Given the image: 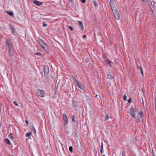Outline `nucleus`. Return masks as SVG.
<instances>
[{
  "instance_id": "obj_1",
  "label": "nucleus",
  "mask_w": 156,
  "mask_h": 156,
  "mask_svg": "<svg viewBox=\"0 0 156 156\" xmlns=\"http://www.w3.org/2000/svg\"><path fill=\"white\" fill-rule=\"evenodd\" d=\"M112 9L115 19L119 20L120 19V15L115 7L113 6L112 7Z\"/></svg>"
},
{
  "instance_id": "obj_2",
  "label": "nucleus",
  "mask_w": 156,
  "mask_h": 156,
  "mask_svg": "<svg viewBox=\"0 0 156 156\" xmlns=\"http://www.w3.org/2000/svg\"><path fill=\"white\" fill-rule=\"evenodd\" d=\"M6 43L9 49V52L10 53V51L13 49L12 44L11 41L9 39L7 38L6 39Z\"/></svg>"
},
{
  "instance_id": "obj_3",
  "label": "nucleus",
  "mask_w": 156,
  "mask_h": 156,
  "mask_svg": "<svg viewBox=\"0 0 156 156\" xmlns=\"http://www.w3.org/2000/svg\"><path fill=\"white\" fill-rule=\"evenodd\" d=\"M38 41L41 48L48 45L42 39L40 38H38Z\"/></svg>"
},
{
  "instance_id": "obj_4",
  "label": "nucleus",
  "mask_w": 156,
  "mask_h": 156,
  "mask_svg": "<svg viewBox=\"0 0 156 156\" xmlns=\"http://www.w3.org/2000/svg\"><path fill=\"white\" fill-rule=\"evenodd\" d=\"M131 116L134 118H136L135 113L134 111V109L133 107H131L129 109Z\"/></svg>"
},
{
  "instance_id": "obj_5",
  "label": "nucleus",
  "mask_w": 156,
  "mask_h": 156,
  "mask_svg": "<svg viewBox=\"0 0 156 156\" xmlns=\"http://www.w3.org/2000/svg\"><path fill=\"white\" fill-rule=\"evenodd\" d=\"M44 75L45 76H47L48 75L49 72V69L48 66L46 65L44 66Z\"/></svg>"
},
{
  "instance_id": "obj_6",
  "label": "nucleus",
  "mask_w": 156,
  "mask_h": 156,
  "mask_svg": "<svg viewBox=\"0 0 156 156\" xmlns=\"http://www.w3.org/2000/svg\"><path fill=\"white\" fill-rule=\"evenodd\" d=\"M38 95L42 97H44V93L43 90H38L37 91Z\"/></svg>"
},
{
  "instance_id": "obj_7",
  "label": "nucleus",
  "mask_w": 156,
  "mask_h": 156,
  "mask_svg": "<svg viewBox=\"0 0 156 156\" xmlns=\"http://www.w3.org/2000/svg\"><path fill=\"white\" fill-rule=\"evenodd\" d=\"M63 118L65 122V125H66L68 124V120L67 115L65 114H64L63 115Z\"/></svg>"
},
{
  "instance_id": "obj_8",
  "label": "nucleus",
  "mask_w": 156,
  "mask_h": 156,
  "mask_svg": "<svg viewBox=\"0 0 156 156\" xmlns=\"http://www.w3.org/2000/svg\"><path fill=\"white\" fill-rule=\"evenodd\" d=\"M42 48L46 53L48 54L49 53V49L48 45L43 47Z\"/></svg>"
},
{
  "instance_id": "obj_9",
  "label": "nucleus",
  "mask_w": 156,
  "mask_h": 156,
  "mask_svg": "<svg viewBox=\"0 0 156 156\" xmlns=\"http://www.w3.org/2000/svg\"><path fill=\"white\" fill-rule=\"evenodd\" d=\"M5 143L8 144L11 147H13L12 144L8 138H6L5 139Z\"/></svg>"
},
{
  "instance_id": "obj_10",
  "label": "nucleus",
  "mask_w": 156,
  "mask_h": 156,
  "mask_svg": "<svg viewBox=\"0 0 156 156\" xmlns=\"http://www.w3.org/2000/svg\"><path fill=\"white\" fill-rule=\"evenodd\" d=\"M78 22L79 25L81 28V30L83 31L84 30V27L83 26V23L81 21H78Z\"/></svg>"
},
{
  "instance_id": "obj_11",
  "label": "nucleus",
  "mask_w": 156,
  "mask_h": 156,
  "mask_svg": "<svg viewBox=\"0 0 156 156\" xmlns=\"http://www.w3.org/2000/svg\"><path fill=\"white\" fill-rule=\"evenodd\" d=\"M34 4L37 6H40L42 4V2L37 0H35L34 2Z\"/></svg>"
},
{
  "instance_id": "obj_12",
  "label": "nucleus",
  "mask_w": 156,
  "mask_h": 156,
  "mask_svg": "<svg viewBox=\"0 0 156 156\" xmlns=\"http://www.w3.org/2000/svg\"><path fill=\"white\" fill-rule=\"evenodd\" d=\"M138 114L139 116L138 117L139 118H142L143 116V113L142 111H140V112Z\"/></svg>"
},
{
  "instance_id": "obj_13",
  "label": "nucleus",
  "mask_w": 156,
  "mask_h": 156,
  "mask_svg": "<svg viewBox=\"0 0 156 156\" xmlns=\"http://www.w3.org/2000/svg\"><path fill=\"white\" fill-rule=\"evenodd\" d=\"M110 3L111 6V8L113 6H115V3L114 2L113 0H110Z\"/></svg>"
},
{
  "instance_id": "obj_14",
  "label": "nucleus",
  "mask_w": 156,
  "mask_h": 156,
  "mask_svg": "<svg viewBox=\"0 0 156 156\" xmlns=\"http://www.w3.org/2000/svg\"><path fill=\"white\" fill-rule=\"evenodd\" d=\"M107 78L110 80H112L113 79V77L111 75L108 74L107 75Z\"/></svg>"
},
{
  "instance_id": "obj_15",
  "label": "nucleus",
  "mask_w": 156,
  "mask_h": 156,
  "mask_svg": "<svg viewBox=\"0 0 156 156\" xmlns=\"http://www.w3.org/2000/svg\"><path fill=\"white\" fill-rule=\"evenodd\" d=\"M72 78L73 80L76 83V82H78V81L76 79V78H75L74 76H72Z\"/></svg>"
},
{
  "instance_id": "obj_16",
  "label": "nucleus",
  "mask_w": 156,
  "mask_h": 156,
  "mask_svg": "<svg viewBox=\"0 0 156 156\" xmlns=\"http://www.w3.org/2000/svg\"><path fill=\"white\" fill-rule=\"evenodd\" d=\"M11 27L12 30V34H14L16 33L15 29L13 27H12V26H11Z\"/></svg>"
},
{
  "instance_id": "obj_17",
  "label": "nucleus",
  "mask_w": 156,
  "mask_h": 156,
  "mask_svg": "<svg viewBox=\"0 0 156 156\" xmlns=\"http://www.w3.org/2000/svg\"><path fill=\"white\" fill-rule=\"evenodd\" d=\"M12 135V133H10L8 136V137L11 140H12L13 139Z\"/></svg>"
},
{
  "instance_id": "obj_18",
  "label": "nucleus",
  "mask_w": 156,
  "mask_h": 156,
  "mask_svg": "<svg viewBox=\"0 0 156 156\" xmlns=\"http://www.w3.org/2000/svg\"><path fill=\"white\" fill-rule=\"evenodd\" d=\"M8 14L11 16H13V13L12 12H7Z\"/></svg>"
},
{
  "instance_id": "obj_19",
  "label": "nucleus",
  "mask_w": 156,
  "mask_h": 156,
  "mask_svg": "<svg viewBox=\"0 0 156 156\" xmlns=\"http://www.w3.org/2000/svg\"><path fill=\"white\" fill-rule=\"evenodd\" d=\"M76 85L81 90H83L81 86L80 85L78 81V82H76Z\"/></svg>"
},
{
  "instance_id": "obj_20",
  "label": "nucleus",
  "mask_w": 156,
  "mask_h": 156,
  "mask_svg": "<svg viewBox=\"0 0 156 156\" xmlns=\"http://www.w3.org/2000/svg\"><path fill=\"white\" fill-rule=\"evenodd\" d=\"M69 150L72 153L73 152V147L71 146H69Z\"/></svg>"
},
{
  "instance_id": "obj_21",
  "label": "nucleus",
  "mask_w": 156,
  "mask_h": 156,
  "mask_svg": "<svg viewBox=\"0 0 156 156\" xmlns=\"http://www.w3.org/2000/svg\"><path fill=\"white\" fill-rule=\"evenodd\" d=\"M31 132H28L26 133V137H29L31 135Z\"/></svg>"
},
{
  "instance_id": "obj_22",
  "label": "nucleus",
  "mask_w": 156,
  "mask_h": 156,
  "mask_svg": "<svg viewBox=\"0 0 156 156\" xmlns=\"http://www.w3.org/2000/svg\"><path fill=\"white\" fill-rule=\"evenodd\" d=\"M31 129L34 133H36V130L34 127L33 126Z\"/></svg>"
},
{
  "instance_id": "obj_23",
  "label": "nucleus",
  "mask_w": 156,
  "mask_h": 156,
  "mask_svg": "<svg viewBox=\"0 0 156 156\" xmlns=\"http://www.w3.org/2000/svg\"><path fill=\"white\" fill-rule=\"evenodd\" d=\"M72 121L74 122H75V116L74 115H73L72 116Z\"/></svg>"
},
{
  "instance_id": "obj_24",
  "label": "nucleus",
  "mask_w": 156,
  "mask_h": 156,
  "mask_svg": "<svg viewBox=\"0 0 156 156\" xmlns=\"http://www.w3.org/2000/svg\"><path fill=\"white\" fill-rule=\"evenodd\" d=\"M93 3L94 6L96 7L98 6V4L95 0L93 1Z\"/></svg>"
},
{
  "instance_id": "obj_25",
  "label": "nucleus",
  "mask_w": 156,
  "mask_h": 156,
  "mask_svg": "<svg viewBox=\"0 0 156 156\" xmlns=\"http://www.w3.org/2000/svg\"><path fill=\"white\" fill-rule=\"evenodd\" d=\"M140 70L141 72V73L142 76H144L143 72V70H142V67L141 66H140Z\"/></svg>"
},
{
  "instance_id": "obj_26",
  "label": "nucleus",
  "mask_w": 156,
  "mask_h": 156,
  "mask_svg": "<svg viewBox=\"0 0 156 156\" xmlns=\"http://www.w3.org/2000/svg\"><path fill=\"white\" fill-rule=\"evenodd\" d=\"M126 152L125 150H123L122 151V156H126Z\"/></svg>"
},
{
  "instance_id": "obj_27",
  "label": "nucleus",
  "mask_w": 156,
  "mask_h": 156,
  "mask_svg": "<svg viewBox=\"0 0 156 156\" xmlns=\"http://www.w3.org/2000/svg\"><path fill=\"white\" fill-rule=\"evenodd\" d=\"M35 55H39V56H41L42 54L40 52H36L35 53Z\"/></svg>"
},
{
  "instance_id": "obj_28",
  "label": "nucleus",
  "mask_w": 156,
  "mask_h": 156,
  "mask_svg": "<svg viewBox=\"0 0 156 156\" xmlns=\"http://www.w3.org/2000/svg\"><path fill=\"white\" fill-rule=\"evenodd\" d=\"M100 149H103V143L102 141L101 142V146Z\"/></svg>"
},
{
  "instance_id": "obj_29",
  "label": "nucleus",
  "mask_w": 156,
  "mask_h": 156,
  "mask_svg": "<svg viewBox=\"0 0 156 156\" xmlns=\"http://www.w3.org/2000/svg\"><path fill=\"white\" fill-rule=\"evenodd\" d=\"M109 118V117L108 115H106L105 116V120H107Z\"/></svg>"
},
{
  "instance_id": "obj_30",
  "label": "nucleus",
  "mask_w": 156,
  "mask_h": 156,
  "mask_svg": "<svg viewBox=\"0 0 156 156\" xmlns=\"http://www.w3.org/2000/svg\"><path fill=\"white\" fill-rule=\"evenodd\" d=\"M68 27L71 31H73V28L71 26H69Z\"/></svg>"
},
{
  "instance_id": "obj_31",
  "label": "nucleus",
  "mask_w": 156,
  "mask_h": 156,
  "mask_svg": "<svg viewBox=\"0 0 156 156\" xmlns=\"http://www.w3.org/2000/svg\"><path fill=\"white\" fill-rule=\"evenodd\" d=\"M13 103H14V104H15V105L16 106H18V105L17 103V102L16 101H14L13 102Z\"/></svg>"
},
{
  "instance_id": "obj_32",
  "label": "nucleus",
  "mask_w": 156,
  "mask_h": 156,
  "mask_svg": "<svg viewBox=\"0 0 156 156\" xmlns=\"http://www.w3.org/2000/svg\"><path fill=\"white\" fill-rule=\"evenodd\" d=\"M123 99H124V100H126V94H125L124 95Z\"/></svg>"
},
{
  "instance_id": "obj_33",
  "label": "nucleus",
  "mask_w": 156,
  "mask_h": 156,
  "mask_svg": "<svg viewBox=\"0 0 156 156\" xmlns=\"http://www.w3.org/2000/svg\"><path fill=\"white\" fill-rule=\"evenodd\" d=\"M47 24L45 23L44 22L43 23V27H47Z\"/></svg>"
},
{
  "instance_id": "obj_34",
  "label": "nucleus",
  "mask_w": 156,
  "mask_h": 156,
  "mask_svg": "<svg viewBox=\"0 0 156 156\" xmlns=\"http://www.w3.org/2000/svg\"><path fill=\"white\" fill-rule=\"evenodd\" d=\"M81 2L83 3H85L86 2V0H81Z\"/></svg>"
},
{
  "instance_id": "obj_35",
  "label": "nucleus",
  "mask_w": 156,
  "mask_h": 156,
  "mask_svg": "<svg viewBox=\"0 0 156 156\" xmlns=\"http://www.w3.org/2000/svg\"><path fill=\"white\" fill-rule=\"evenodd\" d=\"M131 98H129V99L128 100V101L129 103H130L131 102Z\"/></svg>"
},
{
  "instance_id": "obj_36",
  "label": "nucleus",
  "mask_w": 156,
  "mask_h": 156,
  "mask_svg": "<svg viewBox=\"0 0 156 156\" xmlns=\"http://www.w3.org/2000/svg\"><path fill=\"white\" fill-rule=\"evenodd\" d=\"M111 63V61L109 60L108 59V62H107V64H109V63Z\"/></svg>"
},
{
  "instance_id": "obj_37",
  "label": "nucleus",
  "mask_w": 156,
  "mask_h": 156,
  "mask_svg": "<svg viewBox=\"0 0 156 156\" xmlns=\"http://www.w3.org/2000/svg\"><path fill=\"white\" fill-rule=\"evenodd\" d=\"M104 151L103 149H100V152L101 154H102Z\"/></svg>"
},
{
  "instance_id": "obj_38",
  "label": "nucleus",
  "mask_w": 156,
  "mask_h": 156,
  "mask_svg": "<svg viewBox=\"0 0 156 156\" xmlns=\"http://www.w3.org/2000/svg\"><path fill=\"white\" fill-rule=\"evenodd\" d=\"M25 122H26V124H27V125H28V124H29V122H28V121H27V120H26V121H25Z\"/></svg>"
},
{
  "instance_id": "obj_39",
  "label": "nucleus",
  "mask_w": 156,
  "mask_h": 156,
  "mask_svg": "<svg viewBox=\"0 0 156 156\" xmlns=\"http://www.w3.org/2000/svg\"><path fill=\"white\" fill-rule=\"evenodd\" d=\"M141 66V65L140 64V66H137V68L138 69H140V66Z\"/></svg>"
},
{
  "instance_id": "obj_40",
  "label": "nucleus",
  "mask_w": 156,
  "mask_h": 156,
  "mask_svg": "<svg viewBox=\"0 0 156 156\" xmlns=\"http://www.w3.org/2000/svg\"><path fill=\"white\" fill-rule=\"evenodd\" d=\"M83 37L84 38H86L87 37V36H86V35H84L83 36Z\"/></svg>"
},
{
  "instance_id": "obj_41",
  "label": "nucleus",
  "mask_w": 156,
  "mask_h": 156,
  "mask_svg": "<svg viewBox=\"0 0 156 156\" xmlns=\"http://www.w3.org/2000/svg\"><path fill=\"white\" fill-rule=\"evenodd\" d=\"M156 105V97L155 98V105Z\"/></svg>"
},
{
  "instance_id": "obj_42",
  "label": "nucleus",
  "mask_w": 156,
  "mask_h": 156,
  "mask_svg": "<svg viewBox=\"0 0 156 156\" xmlns=\"http://www.w3.org/2000/svg\"><path fill=\"white\" fill-rule=\"evenodd\" d=\"M70 2H73V0H69Z\"/></svg>"
},
{
  "instance_id": "obj_43",
  "label": "nucleus",
  "mask_w": 156,
  "mask_h": 156,
  "mask_svg": "<svg viewBox=\"0 0 156 156\" xmlns=\"http://www.w3.org/2000/svg\"><path fill=\"white\" fill-rule=\"evenodd\" d=\"M138 120L137 122H140V119L139 118L138 119Z\"/></svg>"
},
{
  "instance_id": "obj_44",
  "label": "nucleus",
  "mask_w": 156,
  "mask_h": 156,
  "mask_svg": "<svg viewBox=\"0 0 156 156\" xmlns=\"http://www.w3.org/2000/svg\"><path fill=\"white\" fill-rule=\"evenodd\" d=\"M109 64L110 65V67H111L112 66H111V63H109Z\"/></svg>"
},
{
  "instance_id": "obj_45",
  "label": "nucleus",
  "mask_w": 156,
  "mask_h": 156,
  "mask_svg": "<svg viewBox=\"0 0 156 156\" xmlns=\"http://www.w3.org/2000/svg\"><path fill=\"white\" fill-rule=\"evenodd\" d=\"M153 156H155V154L154 153H153Z\"/></svg>"
},
{
  "instance_id": "obj_46",
  "label": "nucleus",
  "mask_w": 156,
  "mask_h": 156,
  "mask_svg": "<svg viewBox=\"0 0 156 156\" xmlns=\"http://www.w3.org/2000/svg\"><path fill=\"white\" fill-rule=\"evenodd\" d=\"M102 156H105V155H102Z\"/></svg>"
},
{
  "instance_id": "obj_47",
  "label": "nucleus",
  "mask_w": 156,
  "mask_h": 156,
  "mask_svg": "<svg viewBox=\"0 0 156 156\" xmlns=\"http://www.w3.org/2000/svg\"><path fill=\"white\" fill-rule=\"evenodd\" d=\"M144 0H142V1H144Z\"/></svg>"
}]
</instances>
